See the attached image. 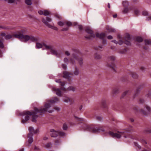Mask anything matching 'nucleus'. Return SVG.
<instances>
[{
    "label": "nucleus",
    "instance_id": "bf43d9fd",
    "mask_svg": "<svg viewBox=\"0 0 151 151\" xmlns=\"http://www.w3.org/2000/svg\"><path fill=\"white\" fill-rule=\"evenodd\" d=\"M62 67L64 69H65L66 68V66L65 65L63 64H62Z\"/></svg>",
    "mask_w": 151,
    "mask_h": 151
},
{
    "label": "nucleus",
    "instance_id": "9b49d317",
    "mask_svg": "<svg viewBox=\"0 0 151 151\" xmlns=\"http://www.w3.org/2000/svg\"><path fill=\"white\" fill-rule=\"evenodd\" d=\"M145 111H144L143 109L141 110V111L143 114L145 115H147L151 111L150 108L148 106H145Z\"/></svg>",
    "mask_w": 151,
    "mask_h": 151
},
{
    "label": "nucleus",
    "instance_id": "ea45409f",
    "mask_svg": "<svg viewBox=\"0 0 151 151\" xmlns=\"http://www.w3.org/2000/svg\"><path fill=\"white\" fill-rule=\"evenodd\" d=\"M127 50L126 49H124L120 51L119 52L121 54H124L126 52Z\"/></svg>",
    "mask_w": 151,
    "mask_h": 151
},
{
    "label": "nucleus",
    "instance_id": "338daca9",
    "mask_svg": "<svg viewBox=\"0 0 151 151\" xmlns=\"http://www.w3.org/2000/svg\"><path fill=\"white\" fill-rule=\"evenodd\" d=\"M142 151H151V150L144 149L143 150H142Z\"/></svg>",
    "mask_w": 151,
    "mask_h": 151
},
{
    "label": "nucleus",
    "instance_id": "6ab92c4d",
    "mask_svg": "<svg viewBox=\"0 0 151 151\" xmlns=\"http://www.w3.org/2000/svg\"><path fill=\"white\" fill-rule=\"evenodd\" d=\"M94 57L96 59H100L101 58V56L99 53H96L94 55Z\"/></svg>",
    "mask_w": 151,
    "mask_h": 151
},
{
    "label": "nucleus",
    "instance_id": "f704fd0d",
    "mask_svg": "<svg viewBox=\"0 0 151 151\" xmlns=\"http://www.w3.org/2000/svg\"><path fill=\"white\" fill-rule=\"evenodd\" d=\"M65 25L66 24V25H67L68 26H72L73 25V24H72L71 22H70L65 21Z\"/></svg>",
    "mask_w": 151,
    "mask_h": 151
},
{
    "label": "nucleus",
    "instance_id": "052dcab7",
    "mask_svg": "<svg viewBox=\"0 0 151 151\" xmlns=\"http://www.w3.org/2000/svg\"><path fill=\"white\" fill-rule=\"evenodd\" d=\"M48 139V137L47 136H45L43 137V139L44 140H46Z\"/></svg>",
    "mask_w": 151,
    "mask_h": 151
},
{
    "label": "nucleus",
    "instance_id": "2f4dec72",
    "mask_svg": "<svg viewBox=\"0 0 151 151\" xmlns=\"http://www.w3.org/2000/svg\"><path fill=\"white\" fill-rule=\"evenodd\" d=\"M12 36L13 37V35H7L5 36V39L6 40L12 38Z\"/></svg>",
    "mask_w": 151,
    "mask_h": 151
},
{
    "label": "nucleus",
    "instance_id": "c85d7f7f",
    "mask_svg": "<svg viewBox=\"0 0 151 151\" xmlns=\"http://www.w3.org/2000/svg\"><path fill=\"white\" fill-rule=\"evenodd\" d=\"M132 76L134 78H137L138 77L137 75L134 72L132 73Z\"/></svg>",
    "mask_w": 151,
    "mask_h": 151
},
{
    "label": "nucleus",
    "instance_id": "20e7f679",
    "mask_svg": "<svg viewBox=\"0 0 151 151\" xmlns=\"http://www.w3.org/2000/svg\"><path fill=\"white\" fill-rule=\"evenodd\" d=\"M43 46L44 47H45L46 49L50 50L52 54L55 55L57 57H58L60 55V52L57 51L52 45L44 44Z\"/></svg>",
    "mask_w": 151,
    "mask_h": 151
},
{
    "label": "nucleus",
    "instance_id": "a878e982",
    "mask_svg": "<svg viewBox=\"0 0 151 151\" xmlns=\"http://www.w3.org/2000/svg\"><path fill=\"white\" fill-rule=\"evenodd\" d=\"M0 28L6 29H13V27H4L2 26H0Z\"/></svg>",
    "mask_w": 151,
    "mask_h": 151
},
{
    "label": "nucleus",
    "instance_id": "e2e57ef3",
    "mask_svg": "<svg viewBox=\"0 0 151 151\" xmlns=\"http://www.w3.org/2000/svg\"><path fill=\"white\" fill-rule=\"evenodd\" d=\"M146 19L148 20H151V16L150 17H147Z\"/></svg>",
    "mask_w": 151,
    "mask_h": 151
},
{
    "label": "nucleus",
    "instance_id": "473e14b6",
    "mask_svg": "<svg viewBox=\"0 0 151 151\" xmlns=\"http://www.w3.org/2000/svg\"><path fill=\"white\" fill-rule=\"evenodd\" d=\"M145 45H148L151 44L150 40H145Z\"/></svg>",
    "mask_w": 151,
    "mask_h": 151
},
{
    "label": "nucleus",
    "instance_id": "dca6fc26",
    "mask_svg": "<svg viewBox=\"0 0 151 151\" xmlns=\"http://www.w3.org/2000/svg\"><path fill=\"white\" fill-rule=\"evenodd\" d=\"M29 134H31L32 135H33V134L36 133L39 131L37 129L35 130L32 127H29Z\"/></svg>",
    "mask_w": 151,
    "mask_h": 151
},
{
    "label": "nucleus",
    "instance_id": "39448f33",
    "mask_svg": "<svg viewBox=\"0 0 151 151\" xmlns=\"http://www.w3.org/2000/svg\"><path fill=\"white\" fill-rule=\"evenodd\" d=\"M86 129L89 131L93 133H98L100 131L104 132V130L101 127H95L92 126H87Z\"/></svg>",
    "mask_w": 151,
    "mask_h": 151
},
{
    "label": "nucleus",
    "instance_id": "7c9ffc66",
    "mask_svg": "<svg viewBox=\"0 0 151 151\" xmlns=\"http://www.w3.org/2000/svg\"><path fill=\"white\" fill-rule=\"evenodd\" d=\"M136 40L138 42H142L143 41V39L142 37H136Z\"/></svg>",
    "mask_w": 151,
    "mask_h": 151
},
{
    "label": "nucleus",
    "instance_id": "4c0bfd02",
    "mask_svg": "<svg viewBox=\"0 0 151 151\" xmlns=\"http://www.w3.org/2000/svg\"><path fill=\"white\" fill-rule=\"evenodd\" d=\"M96 119L99 121H101L102 120V118L99 116H97L96 117Z\"/></svg>",
    "mask_w": 151,
    "mask_h": 151
},
{
    "label": "nucleus",
    "instance_id": "4be33fe9",
    "mask_svg": "<svg viewBox=\"0 0 151 151\" xmlns=\"http://www.w3.org/2000/svg\"><path fill=\"white\" fill-rule=\"evenodd\" d=\"M58 134L60 136L62 137H65L66 135V134L64 132L62 131H59Z\"/></svg>",
    "mask_w": 151,
    "mask_h": 151
},
{
    "label": "nucleus",
    "instance_id": "8fccbe9b",
    "mask_svg": "<svg viewBox=\"0 0 151 151\" xmlns=\"http://www.w3.org/2000/svg\"><path fill=\"white\" fill-rule=\"evenodd\" d=\"M64 61L65 63H67L68 62V60L67 58H65L64 59Z\"/></svg>",
    "mask_w": 151,
    "mask_h": 151
},
{
    "label": "nucleus",
    "instance_id": "2eb2a0df",
    "mask_svg": "<svg viewBox=\"0 0 151 151\" xmlns=\"http://www.w3.org/2000/svg\"><path fill=\"white\" fill-rule=\"evenodd\" d=\"M72 75V74L70 73L67 71H65L63 72V77L68 79L69 81H70L71 80L70 77Z\"/></svg>",
    "mask_w": 151,
    "mask_h": 151
},
{
    "label": "nucleus",
    "instance_id": "f3484780",
    "mask_svg": "<svg viewBox=\"0 0 151 151\" xmlns=\"http://www.w3.org/2000/svg\"><path fill=\"white\" fill-rule=\"evenodd\" d=\"M38 13L40 15L43 14L46 16H47L50 14V12L47 10L39 11H38Z\"/></svg>",
    "mask_w": 151,
    "mask_h": 151
},
{
    "label": "nucleus",
    "instance_id": "5701e85b",
    "mask_svg": "<svg viewBox=\"0 0 151 151\" xmlns=\"http://www.w3.org/2000/svg\"><path fill=\"white\" fill-rule=\"evenodd\" d=\"M36 47L38 49L44 47L43 44H42L40 43H36Z\"/></svg>",
    "mask_w": 151,
    "mask_h": 151
},
{
    "label": "nucleus",
    "instance_id": "864d4df0",
    "mask_svg": "<svg viewBox=\"0 0 151 151\" xmlns=\"http://www.w3.org/2000/svg\"><path fill=\"white\" fill-rule=\"evenodd\" d=\"M56 144H58L60 142V140H57L55 141Z\"/></svg>",
    "mask_w": 151,
    "mask_h": 151
},
{
    "label": "nucleus",
    "instance_id": "1a4fd4ad",
    "mask_svg": "<svg viewBox=\"0 0 151 151\" xmlns=\"http://www.w3.org/2000/svg\"><path fill=\"white\" fill-rule=\"evenodd\" d=\"M116 59V57L114 56H111L108 57L109 62L107 65L109 67L113 68L114 65V61Z\"/></svg>",
    "mask_w": 151,
    "mask_h": 151
},
{
    "label": "nucleus",
    "instance_id": "412c9836",
    "mask_svg": "<svg viewBox=\"0 0 151 151\" xmlns=\"http://www.w3.org/2000/svg\"><path fill=\"white\" fill-rule=\"evenodd\" d=\"M79 73L80 71L79 69L77 67H76L73 72L74 75L75 76H78L79 75Z\"/></svg>",
    "mask_w": 151,
    "mask_h": 151
},
{
    "label": "nucleus",
    "instance_id": "a19ab883",
    "mask_svg": "<svg viewBox=\"0 0 151 151\" xmlns=\"http://www.w3.org/2000/svg\"><path fill=\"white\" fill-rule=\"evenodd\" d=\"M124 43L127 45H130L131 44L130 42L128 40L125 41Z\"/></svg>",
    "mask_w": 151,
    "mask_h": 151
},
{
    "label": "nucleus",
    "instance_id": "58836bf2",
    "mask_svg": "<svg viewBox=\"0 0 151 151\" xmlns=\"http://www.w3.org/2000/svg\"><path fill=\"white\" fill-rule=\"evenodd\" d=\"M129 91H126L124 92L122 95V97L123 98L124 97L125 95H126L128 93Z\"/></svg>",
    "mask_w": 151,
    "mask_h": 151
},
{
    "label": "nucleus",
    "instance_id": "f8f14e48",
    "mask_svg": "<svg viewBox=\"0 0 151 151\" xmlns=\"http://www.w3.org/2000/svg\"><path fill=\"white\" fill-rule=\"evenodd\" d=\"M52 90L58 96H62V93L59 88L52 87Z\"/></svg>",
    "mask_w": 151,
    "mask_h": 151
},
{
    "label": "nucleus",
    "instance_id": "f03ea898",
    "mask_svg": "<svg viewBox=\"0 0 151 151\" xmlns=\"http://www.w3.org/2000/svg\"><path fill=\"white\" fill-rule=\"evenodd\" d=\"M24 31L23 30L18 31L17 33H14L13 36L16 38H18L22 42H27L29 40L32 41L37 40V39L33 36L28 35H24L23 33Z\"/></svg>",
    "mask_w": 151,
    "mask_h": 151
},
{
    "label": "nucleus",
    "instance_id": "6e6d98bb",
    "mask_svg": "<svg viewBox=\"0 0 151 151\" xmlns=\"http://www.w3.org/2000/svg\"><path fill=\"white\" fill-rule=\"evenodd\" d=\"M68 29V27H66V28H63L62 29V30L63 31H67V30Z\"/></svg>",
    "mask_w": 151,
    "mask_h": 151
},
{
    "label": "nucleus",
    "instance_id": "423d86ee",
    "mask_svg": "<svg viewBox=\"0 0 151 151\" xmlns=\"http://www.w3.org/2000/svg\"><path fill=\"white\" fill-rule=\"evenodd\" d=\"M52 21L51 19L49 17H46V19H42V22L44 23L46 26H47L48 27L51 28L54 30H57L58 28L57 27L52 26L50 24L48 23V22H50Z\"/></svg>",
    "mask_w": 151,
    "mask_h": 151
},
{
    "label": "nucleus",
    "instance_id": "a211bd4d",
    "mask_svg": "<svg viewBox=\"0 0 151 151\" xmlns=\"http://www.w3.org/2000/svg\"><path fill=\"white\" fill-rule=\"evenodd\" d=\"M106 29L109 32H116V30L115 29L109 26H107L106 27Z\"/></svg>",
    "mask_w": 151,
    "mask_h": 151
},
{
    "label": "nucleus",
    "instance_id": "c9c22d12",
    "mask_svg": "<svg viewBox=\"0 0 151 151\" xmlns=\"http://www.w3.org/2000/svg\"><path fill=\"white\" fill-rule=\"evenodd\" d=\"M63 101L67 103L70 101V99L68 97H65L63 98Z\"/></svg>",
    "mask_w": 151,
    "mask_h": 151
},
{
    "label": "nucleus",
    "instance_id": "3c124183",
    "mask_svg": "<svg viewBox=\"0 0 151 151\" xmlns=\"http://www.w3.org/2000/svg\"><path fill=\"white\" fill-rule=\"evenodd\" d=\"M118 43L119 45H121L123 44V42L122 40H119V42Z\"/></svg>",
    "mask_w": 151,
    "mask_h": 151
},
{
    "label": "nucleus",
    "instance_id": "5fc2aeb1",
    "mask_svg": "<svg viewBox=\"0 0 151 151\" xmlns=\"http://www.w3.org/2000/svg\"><path fill=\"white\" fill-rule=\"evenodd\" d=\"M15 0H9L8 2L9 3H14V2Z\"/></svg>",
    "mask_w": 151,
    "mask_h": 151
},
{
    "label": "nucleus",
    "instance_id": "c03bdc74",
    "mask_svg": "<svg viewBox=\"0 0 151 151\" xmlns=\"http://www.w3.org/2000/svg\"><path fill=\"white\" fill-rule=\"evenodd\" d=\"M134 13L137 15H138L139 13V10L138 9H136L134 11Z\"/></svg>",
    "mask_w": 151,
    "mask_h": 151
},
{
    "label": "nucleus",
    "instance_id": "aec40b11",
    "mask_svg": "<svg viewBox=\"0 0 151 151\" xmlns=\"http://www.w3.org/2000/svg\"><path fill=\"white\" fill-rule=\"evenodd\" d=\"M52 144L50 142L44 145V147L45 148L49 149L52 147Z\"/></svg>",
    "mask_w": 151,
    "mask_h": 151
},
{
    "label": "nucleus",
    "instance_id": "a18cd8bd",
    "mask_svg": "<svg viewBox=\"0 0 151 151\" xmlns=\"http://www.w3.org/2000/svg\"><path fill=\"white\" fill-rule=\"evenodd\" d=\"M128 11V9L127 8H125L124 10L123 11V12L124 13H126Z\"/></svg>",
    "mask_w": 151,
    "mask_h": 151
},
{
    "label": "nucleus",
    "instance_id": "603ef678",
    "mask_svg": "<svg viewBox=\"0 0 151 151\" xmlns=\"http://www.w3.org/2000/svg\"><path fill=\"white\" fill-rule=\"evenodd\" d=\"M65 54L66 55L69 56L70 55V53L68 51H66L65 52Z\"/></svg>",
    "mask_w": 151,
    "mask_h": 151
},
{
    "label": "nucleus",
    "instance_id": "9d476101",
    "mask_svg": "<svg viewBox=\"0 0 151 151\" xmlns=\"http://www.w3.org/2000/svg\"><path fill=\"white\" fill-rule=\"evenodd\" d=\"M106 35V34L105 33H101L100 34L97 33L96 35L97 37L101 39L104 40L103 41V43L104 44H105L106 43V41L104 40L105 37Z\"/></svg>",
    "mask_w": 151,
    "mask_h": 151
},
{
    "label": "nucleus",
    "instance_id": "de8ad7c7",
    "mask_svg": "<svg viewBox=\"0 0 151 151\" xmlns=\"http://www.w3.org/2000/svg\"><path fill=\"white\" fill-rule=\"evenodd\" d=\"M70 102V104H71L73 103V99H70V101H68Z\"/></svg>",
    "mask_w": 151,
    "mask_h": 151
},
{
    "label": "nucleus",
    "instance_id": "72a5a7b5",
    "mask_svg": "<svg viewBox=\"0 0 151 151\" xmlns=\"http://www.w3.org/2000/svg\"><path fill=\"white\" fill-rule=\"evenodd\" d=\"M68 90L69 91H75V88L73 86H70L68 88Z\"/></svg>",
    "mask_w": 151,
    "mask_h": 151
},
{
    "label": "nucleus",
    "instance_id": "4d7b16f0",
    "mask_svg": "<svg viewBox=\"0 0 151 151\" xmlns=\"http://www.w3.org/2000/svg\"><path fill=\"white\" fill-rule=\"evenodd\" d=\"M112 38H113L112 37L111 35H109V36H108L107 37V38L108 39H109V40L111 39H112Z\"/></svg>",
    "mask_w": 151,
    "mask_h": 151
},
{
    "label": "nucleus",
    "instance_id": "79ce46f5",
    "mask_svg": "<svg viewBox=\"0 0 151 151\" xmlns=\"http://www.w3.org/2000/svg\"><path fill=\"white\" fill-rule=\"evenodd\" d=\"M63 129L64 130H66L67 129V126L66 124H64L63 126Z\"/></svg>",
    "mask_w": 151,
    "mask_h": 151
},
{
    "label": "nucleus",
    "instance_id": "774afa93",
    "mask_svg": "<svg viewBox=\"0 0 151 151\" xmlns=\"http://www.w3.org/2000/svg\"><path fill=\"white\" fill-rule=\"evenodd\" d=\"M148 96L150 98H151V93H150L148 94Z\"/></svg>",
    "mask_w": 151,
    "mask_h": 151
},
{
    "label": "nucleus",
    "instance_id": "bb28decb",
    "mask_svg": "<svg viewBox=\"0 0 151 151\" xmlns=\"http://www.w3.org/2000/svg\"><path fill=\"white\" fill-rule=\"evenodd\" d=\"M122 4L125 7H127L129 5L128 2L127 1H124L122 2Z\"/></svg>",
    "mask_w": 151,
    "mask_h": 151
},
{
    "label": "nucleus",
    "instance_id": "c756f323",
    "mask_svg": "<svg viewBox=\"0 0 151 151\" xmlns=\"http://www.w3.org/2000/svg\"><path fill=\"white\" fill-rule=\"evenodd\" d=\"M32 0H25V3L28 5H31L32 4Z\"/></svg>",
    "mask_w": 151,
    "mask_h": 151
},
{
    "label": "nucleus",
    "instance_id": "f257e3e1",
    "mask_svg": "<svg viewBox=\"0 0 151 151\" xmlns=\"http://www.w3.org/2000/svg\"><path fill=\"white\" fill-rule=\"evenodd\" d=\"M59 100L58 98L54 97L52 99L45 102L44 107H41L39 109L36 108L35 109V111L30 112L28 111H26L22 112L20 113V115L23 116L26 115V116L25 119H22V123L23 124L25 123L27 121L29 120V116H32V121L33 122H35L36 121V119L38 116L37 114L39 113V114L41 115L45 112L51 113L54 111V109L56 110L59 111L60 109L59 107H55L53 108L52 106L55 103L59 102Z\"/></svg>",
    "mask_w": 151,
    "mask_h": 151
},
{
    "label": "nucleus",
    "instance_id": "ddd939ff",
    "mask_svg": "<svg viewBox=\"0 0 151 151\" xmlns=\"http://www.w3.org/2000/svg\"><path fill=\"white\" fill-rule=\"evenodd\" d=\"M33 136L32 134H28V137L29 138V139L28 141L26 143V145L29 146H30V145L33 142Z\"/></svg>",
    "mask_w": 151,
    "mask_h": 151
},
{
    "label": "nucleus",
    "instance_id": "49530a36",
    "mask_svg": "<svg viewBox=\"0 0 151 151\" xmlns=\"http://www.w3.org/2000/svg\"><path fill=\"white\" fill-rule=\"evenodd\" d=\"M4 47L2 42L0 40V48H3Z\"/></svg>",
    "mask_w": 151,
    "mask_h": 151
},
{
    "label": "nucleus",
    "instance_id": "0e129e2a",
    "mask_svg": "<svg viewBox=\"0 0 151 151\" xmlns=\"http://www.w3.org/2000/svg\"><path fill=\"white\" fill-rule=\"evenodd\" d=\"M112 42H114V43L116 44L118 43L117 41H116V40H114L112 41Z\"/></svg>",
    "mask_w": 151,
    "mask_h": 151
},
{
    "label": "nucleus",
    "instance_id": "13d9d810",
    "mask_svg": "<svg viewBox=\"0 0 151 151\" xmlns=\"http://www.w3.org/2000/svg\"><path fill=\"white\" fill-rule=\"evenodd\" d=\"M78 26V28L79 29L81 30L82 29V28H83L82 26L81 25H79Z\"/></svg>",
    "mask_w": 151,
    "mask_h": 151
},
{
    "label": "nucleus",
    "instance_id": "69168bd1",
    "mask_svg": "<svg viewBox=\"0 0 151 151\" xmlns=\"http://www.w3.org/2000/svg\"><path fill=\"white\" fill-rule=\"evenodd\" d=\"M117 16V14H115L113 15V17L114 18H116Z\"/></svg>",
    "mask_w": 151,
    "mask_h": 151
},
{
    "label": "nucleus",
    "instance_id": "6e6552de",
    "mask_svg": "<svg viewBox=\"0 0 151 151\" xmlns=\"http://www.w3.org/2000/svg\"><path fill=\"white\" fill-rule=\"evenodd\" d=\"M86 31L87 33L91 35L89 36H85L86 38L91 39L95 37V35L93 33V31L91 30L90 27H86Z\"/></svg>",
    "mask_w": 151,
    "mask_h": 151
},
{
    "label": "nucleus",
    "instance_id": "09e8293b",
    "mask_svg": "<svg viewBox=\"0 0 151 151\" xmlns=\"http://www.w3.org/2000/svg\"><path fill=\"white\" fill-rule=\"evenodd\" d=\"M141 141L142 142L143 144H147V143L146 142L144 139H142L141 140Z\"/></svg>",
    "mask_w": 151,
    "mask_h": 151
},
{
    "label": "nucleus",
    "instance_id": "cd10ccee",
    "mask_svg": "<svg viewBox=\"0 0 151 151\" xmlns=\"http://www.w3.org/2000/svg\"><path fill=\"white\" fill-rule=\"evenodd\" d=\"M65 22L60 21L58 22V24L60 26L62 27L65 25Z\"/></svg>",
    "mask_w": 151,
    "mask_h": 151
},
{
    "label": "nucleus",
    "instance_id": "b1692460",
    "mask_svg": "<svg viewBox=\"0 0 151 151\" xmlns=\"http://www.w3.org/2000/svg\"><path fill=\"white\" fill-rule=\"evenodd\" d=\"M55 82L57 83H60V85L62 86H64L65 84V83L63 82H61V80L60 79H58L57 80H56L55 81Z\"/></svg>",
    "mask_w": 151,
    "mask_h": 151
},
{
    "label": "nucleus",
    "instance_id": "393cba45",
    "mask_svg": "<svg viewBox=\"0 0 151 151\" xmlns=\"http://www.w3.org/2000/svg\"><path fill=\"white\" fill-rule=\"evenodd\" d=\"M119 90L118 88H114L113 90V91L112 92V93L114 94H116L119 92Z\"/></svg>",
    "mask_w": 151,
    "mask_h": 151
},
{
    "label": "nucleus",
    "instance_id": "4468645a",
    "mask_svg": "<svg viewBox=\"0 0 151 151\" xmlns=\"http://www.w3.org/2000/svg\"><path fill=\"white\" fill-rule=\"evenodd\" d=\"M51 136L52 137H56L58 136V131H56L53 129H51L50 130Z\"/></svg>",
    "mask_w": 151,
    "mask_h": 151
},
{
    "label": "nucleus",
    "instance_id": "680f3d73",
    "mask_svg": "<svg viewBox=\"0 0 151 151\" xmlns=\"http://www.w3.org/2000/svg\"><path fill=\"white\" fill-rule=\"evenodd\" d=\"M1 36H2L4 37H5V36H6V34H5V33H2L1 34Z\"/></svg>",
    "mask_w": 151,
    "mask_h": 151
},
{
    "label": "nucleus",
    "instance_id": "0eeeda50",
    "mask_svg": "<svg viewBox=\"0 0 151 151\" xmlns=\"http://www.w3.org/2000/svg\"><path fill=\"white\" fill-rule=\"evenodd\" d=\"M108 134L110 136L114 138H120L122 136L125 134L124 132H118L117 133H114L110 131L108 133Z\"/></svg>",
    "mask_w": 151,
    "mask_h": 151
},
{
    "label": "nucleus",
    "instance_id": "7ed1b4c3",
    "mask_svg": "<svg viewBox=\"0 0 151 151\" xmlns=\"http://www.w3.org/2000/svg\"><path fill=\"white\" fill-rule=\"evenodd\" d=\"M80 53V51L78 50H74V52L73 53L72 57L70 60V63L72 64H74L75 61L74 60L77 61L79 64L81 65L83 63V59L82 58L79 57L78 54Z\"/></svg>",
    "mask_w": 151,
    "mask_h": 151
},
{
    "label": "nucleus",
    "instance_id": "e433bc0d",
    "mask_svg": "<svg viewBox=\"0 0 151 151\" xmlns=\"http://www.w3.org/2000/svg\"><path fill=\"white\" fill-rule=\"evenodd\" d=\"M148 13L146 11H143L142 12V14L144 16H147L148 15Z\"/></svg>",
    "mask_w": 151,
    "mask_h": 151
},
{
    "label": "nucleus",
    "instance_id": "37998d69",
    "mask_svg": "<svg viewBox=\"0 0 151 151\" xmlns=\"http://www.w3.org/2000/svg\"><path fill=\"white\" fill-rule=\"evenodd\" d=\"M134 145L137 146L138 148L139 149H140L141 148V147L138 144H137V142H134Z\"/></svg>",
    "mask_w": 151,
    "mask_h": 151
}]
</instances>
